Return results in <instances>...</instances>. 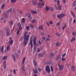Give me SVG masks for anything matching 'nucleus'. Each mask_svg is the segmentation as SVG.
Instances as JSON below:
<instances>
[{"instance_id": "nucleus-55", "label": "nucleus", "mask_w": 76, "mask_h": 76, "mask_svg": "<svg viewBox=\"0 0 76 76\" xmlns=\"http://www.w3.org/2000/svg\"><path fill=\"white\" fill-rule=\"evenodd\" d=\"M46 24L47 25V26H49V25H50V24H49V23H48V22H46Z\"/></svg>"}, {"instance_id": "nucleus-23", "label": "nucleus", "mask_w": 76, "mask_h": 76, "mask_svg": "<svg viewBox=\"0 0 76 76\" xmlns=\"http://www.w3.org/2000/svg\"><path fill=\"white\" fill-rule=\"evenodd\" d=\"M57 5L59 9L60 10H61V5H60V4H58Z\"/></svg>"}, {"instance_id": "nucleus-22", "label": "nucleus", "mask_w": 76, "mask_h": 76, "mask_svg": "<svg viewBox=\"0 0 76 76\" xmlns=\"http://www.w3.org/2000/svg\"><path fill=\"white\" fill-rule=\"evenodd\" d=\"M51 61H49L48 62H46V64H51Z\"/></svg>"}, {"instance_id": "nucleus-54", "label": "nucleus", "mask_w": 76, "mask_h": 76, "mask_svg": "<svg viewBox=\"0 0 76 76\" xmlns=\"http://www.w3.org/2000/svg\"><path fill=\"white\" fill-rule=\"evenodd\" d=\"M31 17V14H28V18L30 19V17Z\"/></svg>"}, {"instance_id": "nucleus-39", "label": "nucleus", "mask_w": 76, "mask_h": 76, "mask_svg": "<svg viewBox=\"0 0 76 76\" xmlns=\"http://www.w3.org/2000/svg\"><path fill=\"white\" fill-rule=\"evenodd\" d=\"M29 28H30L29 26H27L26 27V29H27V30H29Z\"/></svg>"}, {"instance_id": "nucleus-31", "label": "nucleus", "mask_w": 76, "mask_h": 76, "mask_svg": "<svg viewBox=\"0 0 76 76\" xmlns=\"http://www.w3.org/2000/svg\"><path fill=\"white\" fill-rule=\"evenodd\" d=\"M3 49H4V47L2 46L1 50V51L2 53H3Z\"/></svg>"}, {"instance_id": "nucleus-33", "label": "nucleus", "mask_w": 76, "mask_h": 76, "mask_svg": "<svg viewBox=\"0 0 76 76\" xmlns=\"http://www.w3.org/2000/svg\"><path fill=\"white\" fill-rule=\"evenodd\" d=\"M34 73H37V69H36L34 70Z\"/></svg>"}, {"instance_id": "nucleus-7", "label": "nucleus", "mask_w": 76, "mask_h": 76, "mask_svg": "<svg viewBox=\"0 0 76 76\" xmlns=\"http://www.w3.org/2000/svg\"><path fill=\"white\" fill-rule=\"evenodd\" d=\"M58 67H59V70L60 71L62 70L63 68H64V65H61L60 64L58 65Z\"/></svg>"}, {"instance_id": "nucleus-53", "label": "nucleus", "mask_w": 76, "mask_h": 76, "mask_svg": "<svg viewBox=\"0 0 76 76\" xmlns=\"http://www.w3.org/2000/svg\"><path fill=\"white\" fill-rule=\"evenodd\" d=\"M70 66V64L69 63L67 64H66V66H67V67H69Z\"/></svg>"}, {"instance_id": "nucleus-45", "label": "nucleus", "mask_w": 76, "mask_h": 76, "mask_svg": "<svg viewBox=\"0 0 76 76\" xmlns=\"http://www.w3.org/2000/svg\"><path fill=\"white\" fill-rule=\"evenodd\" d=\"M50 11H51V12H53L54 10V8L51 7L50 8Z\"/></svg>"}, {"instance_id": "nucleus-35", "label": "nucleus", "mask_w": 76, "mask_h": 76, "mask_svg": "<svg viewBox=\"0 0 76 76\" xmlns=\"http://www.w3.org/2000/svg\"><path fill=\"white\" fill-rule=\"evenodd\" d=\"M75 37H73L72 39L70 40V41L71 42H73V41H75Z\"/></svg>"}, {"instance_id": "nucleus-19", "label": "nucleus", "mask_w": 76, "mask_h": 76, "mask_svg": "<svg viewBox=\"0 0 76 76\" xmlns=\"http://www.w3.org/2000/svg\"><path fill=\"white\" fill-rule=\"evenodd\" d=\"M7 57L6 56H4L3 58H2V60H7Z\"/></svg>"}, {"instance_id": "nucleus-36", "label": "nucleus", "mask_w": 76, "mask_h": 76, "mask_svg": "<svg viewBox=\"0 0 76 76\" xmlns=\"http://www.w3.org/2000/svg\"><path fill=\"white\" fill-rule=\"evenodd\" d=\"M11 1L12 3H15L16 1V0H11Z\"/></svg>"}, {"instance_id": "nucleus-62", "label": "nucleus", "mask_w": 76, "mask_h": 76, "mask_svg": "<svg viewBox=\"0 0 76 76\" xmlns=\"http://www.w3.org/2000/svg\"><path fill=\"white\" fill-rule=\"evenodd\" d=\"M4 68V69H5L6 68V65H3Z\"/></svg>"}, {"instance_id": "nucleus-51", "label": "nucleus", "mask_w": 76, "mask_h": 76, "mask_svg": "<svg viewBox=\"0 0 76 76\" xmlns=\"http://www.w3.org/2000/svg\"><path fill=\"white\" fill-rule=\"evenodd\" d=\"M45 41H50V39L49 38H47L45 40Z\"/></svg>"}, {"instance_id": "nucleus-44", "label": "nucleus", "mask_w": 76, "mask_h": 76, "mask_svg": "<svg viewBox=\"0 0 76 76\" xmlns=\"http://www.w3.org/2000/svg\"><path fill=\"white\" fill-rule=\"evenodd\" d=\"M22 29V27H21V26H20V27H19L18 30H19V31H20V30H21Z\"/></svg>"}, {"instance_id": "nucleus-32", "label": "nucleus", "mask_w": 76, "mask_h": 76, "mask_svg": "<svg viewBox=\"0 0 76 76\" xmlns=\"http://www.w3.org/2000/svg\"><path fill=\"white\" fill-rule=\"evenodd\" d=\"M4 17L5 18H9V16H8V15H7V14H5Z\"/></svg>"}, {"instance_id": "nucleus-4", "label": "nucleus", "mask_w": 76, "mask_h": 76, "mask_svg": "<svg viewBox=\"0 0 76 76\" xmlns=\"http://www.w3.org/2000/svg\"><path fill=\"white\" fill-rule=\"evenodd\" d=\"M44 2H43L42 3H38L37 5L39 7L41 8V7H42V6H44Z\"/></svg>"}, {"instance_id": "nucleus-48", "label": "nucleus", "mask_w": 76, "mask_h": 76, "mask_svg": "<svg viewBox=\"0 0 76 76\" xmlns=\"http://www.w3.org/2000/svg\"><path fill=\"white\" fill-rule=\"evenodd\" d=\"M23 37L22 36L21 38H20V41H22L23 40Z\"/></svg>"}, {"instance_id": "nucleus-12", "label": "nucleus", "mask_w": 76, "mask_h": 76, "mask_svg": "<svg viewBox=\"0 0 76 76\" xmlns=\"http://www.w3.org/2000/svg\"><path fill=\"white\" fill-rule=\"evenodd\" d=\"M28 41H27V40H24V41L23 42V45L25 47L27 45V44H28Z\"/></svg>"}, {"instance_id": "nucleus-34", "label": "nucleus", "mask_w": 76, "mask_h": 76, "mask_svg": "<svg viewBox=\"0 0 76 76\" xmlns=\"http://www.w3.org/2000/svg\"><path fill=\"white\" fill-rule=\"evenodd\" d=\"M39 57H43V54H41V53H40L39 54Z\"/></svg>"}, {"instance_id": "nucleus-52", "label": "nucleus", "mask_w": 76, "mask_h": 76, "mask_svg": "<svg viewBox=\"0 0 76 76\" xmlns=\"http://www.w3.org/2000/svg\"><path fill=\"white\" fill-rule=\"evenodd\" d=\"M20 31H19V30H18V31H17V34H19V32Z\"/></svg>"}, {"instance_id": "nucleus-26", "label": "nucleus", "mask_w": 76, "mask_h": 76, "mask_svg": "<svg viewBox=\"0 0 76 76\" xmlns=\"http://www.w3.org/2000/svg\"><path fill=\"white\" fill-rule=\"evenodd\" d=\"M27 34H28V32L27 31H25L24 34V36H26Z\"/></svg>"}, {"instance_id": "nucleus-59", "label": "nucleus", "mask_w": 76, "mask_h": 76, "mask_svg": "<svg viewBox=\"0 0 76 76\" xmlns=\"http://www.w3.org/2000/svg\"><path fill=\"white\" fill-rule=\"evenodd\" d=\"M13 72L14 73L15 75H16V71H15V69H13Z\"/></svg>"}, {"instance_id": "nucleus-50", "label": "nucleus", "mask_w": 76, "mask_h": 76, "mask_svg": "<svg viewBox=\"0 0 76 76\" xmlns=\"http://www.w3.org/2000/svg\"><path fill=\"white\" fill-rule=\"evenodd\" d=\"M62 61H65V60H66V59H65V58H64V57H62Z\"/></svg>"}, {"instance_id": "nucleus-28", "label": "nucleus", "mask_w": 76, "mask_h": 76, "mask_svg": "<svg viewBox=\"0 0 76 76\" xmlns=\"http://www.w3.org/2000/svg\"><path fill=\"white\" fill-rule=\"evenodd\" d=\"M9 49H10V46L8 45L7 47V50L8 51L9 50Z\"/></svg>"}, {"instance_id": "nucleus-56", "label": "nucleus", "mask_w": 76, "mask_h": 76, "mask_svg": "<svg viewBox=\"0 0 76 76\" xmlns=\"http://www.w3.org/2000/svg\"><path fill=\"white\" fill-rule=\"evenodd\" d=\"M42 39L43 40H45L46 39V37H43Z\"/></svg>"}, {"instance_id": "nucleus-25", "label": "nucleus", "mask_w": 76, "mask_h": 76, "mask_svg": "<svg viewBox=\"0 0 76 76\" xmlns=\"http://www.w3.org/2000/svg\"><path fill=\"white\" fill-rule=\"evenodd\" d=\"M72 71H75V67H74V66H72Z\"/></svg>"}, {"instance_id": "nucleus-63", "label": "nucleus", "mask_w": 76, "mask_h": 76, "mask_svg": "<svg viewBox=\"0 0 76 76\" xmlns=\"http://www.w3.org/2000/svg\"><path fill=\"white\" fill-rule=\"evenodd\" d=\"M56 25L58 26V25H60V23L58 22L56 23Z\"/></svg>"}, {"instance_id": "nucleus-2", "label": "nucleus", "mask_w": 76, "mask_h": 76, "mask_svg": "<svg viewBox=\"0 0 76 76\" xmlns=\"http://www.w3.org/2000/svg\"><path fill=\"white\" fill-rule=\"evenodd\" d=\"M45 70L48 72V73H50L51 69L50 68L49 66H47L45 68Z\"/></svg>"}, {"instance_id": "nucleus-49", "label": "nucleus", "mask_w": 76, "mask_h": 76, "mask_svg": "<svg viewBox=\"0 0 76 76\" xmlns=\"http://www.w3.org/2000/svg\"><path fill=\"white\" fill-rule=\"evenodd\" d=\"M18 26H19V27H20V26H21V24H20V23H18Z\"/></svg>"}, {"instance_id": "nucleus-6", "label": "nucleus", "mask_w": 76, "mask_h": 76, "mask_svg": "<svg viewBox=\"0 0 76 76\" xmlns=\"http://www.w3.org/2000/svg\"><path fill=\"white\" fill-rule=\"evenodd\" d=\"M8 42L10 44H12L13 42V41L12 39V37H10L9 38V41Z\"/></svg>"}, {"instance_id": "nucleus-21", "label": "nucleus", "mask_w": 76, "mask_h": 76, "mask_svg": "<svg viewBox=\"0 0 76 76\" xmlns=\"http://www.w3.org/2000/svg\"><path fill=\"white\" fill-rule=\"evenodd\" d=\"M4 6H5V4H3L1 6V9H4Z\"/></svg>"}, {"instance_id": "nucleus-3", "label": "nucleus", "mask_w": 76, "mask_h": 76, "mask_svg": "<svg viewBox=\"0 0 76 76\" xmlns=\"http://www.w3.org/2000/svg\"><path fill=\"white\" fill-rule=\"evenodd\" d=\"M65 15H66L64 14L61 13L59 14V15H58L57 17L59 19H61V18H63V17Z\"/></svg>"}, {"instance_id": "nucleus-46", "label": "nucleus", "mask_w": 76, "mask_h": 76, "mask_svg": "<svg viewBox=\"0 0 76 76\" xmlns=\"http://www.w3.org/2000/svg\"><path fill=\"white\" fill-rule=\"evenodd\" d=\"M76 33L75 32H74L73 31V32H72V35H73L74 36H75V35H76Z\"/></svg>"}, {"instance_id": "nucleus-8", "label": "nucleus", "mask_w": 76, "mask_h": 76, "mask_svg": "<svg viewBox=\"0 0 76 76\" xmlns=\"http://www.w3.org/2000/svg\"><path fill=\"white\" fill-rule=\"evenodd\" d=\"M32 41H33V39H32V37H31L30 42L31 44V49L33 48V44H32Z\"/></svg>"}, {"instance_id": "nucleus-38", "label": "nucleus", "mask_w": 76, "mask_h": 76, "mask_svg": "<svg viewBox=\"0 0 76 76\" xmlns=\"http://www.w3.org/2000/svg\"><path fill=\"white\" fill-rule=\"evenodd\" d=\"M66 53L63 54L62 55V57H65V56H66Z\"/></svg>"}, {"instance_id": "nucleus-20", "label": "nucleus", "mask_w": 76, "mask_h": 76, "mask_svg": "<svg viewBox=\"0 0 76 76\" xmlns=\"http://www.w3.org/2000/svg\"><path fill=\"white\" fill-rule=\"evenodd\" d=\"M31 12L32 13H33V14H36V13H37V11H34L33 10H32L31 11Z\"/></svg>"}, {"instance_id": "nucleus-15", "label": "nucleus", "mask_w": 76, "mask_h": 76, "mask_svg": "<svg viewBox=\"0 0 76 76\" xmlns=\"http://www.w3.org/2000/svg\"><path fill=\"white\" fill-rule=\"evenodd\" d=\"M13 58V60L14 61H16V58L15 57V56L14 54H12L11 56Z\"/></svg>"}, {"instance_id": "nucleus-60", "label": "nucleus", "mask_w": 76, "mask_h": 76, "mask_svg": "<svg viewBox=\"0 0 76 76\" xmlns=\"http://www.w3.org/2000/svg\"><path fill=\"white\" fill-rule=\"evenodd\" d=\"M35 22V20H32V22L33 23H34Z\"/></svg>"}, {"instance_id": "nucleus-14", "label": "nucleus", "mask_w": 76, "mask_h": 76, "mask_svg": "<svg viewBox=\"0 0 76 76\" xmlns=\"http://www.w3.org/2000/svg\"><path fill=\"white\" fill-rule=\"evenodd\" d=\"M33 64L34 65L35 67H36V66H38L37 62L35 60H33Z\"/></svg>"}, {"instance_id": "nucleus-64", "label": "nucleus", "mask_w": 76, "mask_h": 76, "mask_svg": "<svg viewBox=\"0 0 76 76\" xmlns=\"http://www.w3.org/2000/svg\"><path fill=\"white\" fill-rule=\"evenodd\" d=\"M50 56H54V53H51Z\"/></svg>"}, {"instance_id": "nucleus-57", "label": "nucleus", "mask_w": 76, "mask_h": 76, "mask_svg": "<svg viewBox=\"0 0 76 76\" xmlns=\"http://www.w3.org/2000/svg\"><path fill=\"white\" fill-rule=\"evenodd\" d=\"M59 3H60V1H59V0L58 1H57V5H58V4H59Z\"/></svg>"}, {"instance_id": "nucleus-17", "label": "nucleus", "mask_w": 76, "mask_h": 76, "mask_svg": "<svg viewBox=\"0 0 76 76\" xmlns=\"http://www.w3.org/2000/svg\"><path fill=\"white\" fill-rule=\"evenodd\" d=\"M50 9V7H48L46 6V8H45V10H46V11H48Z\"/></svg>"}, {"instance_id": "nucleus-58", "label": "nucleus", "mask_w": 76, "mask_h": 76, "mask_svg": "<svg viewBox=\"0 0 76 76\" xmlns=\"http://www.w3.org/2000/svg\"><path fill=\"white\" fill-rule=\"evenodd\" d=\"M56 35L57 36H58V37H59L60 36L59 34H58V33H56Z\"/></svg>"}, {"instance_id": "nucleus-9", "label": "nucleus", "mask_w": 76, "mask_h": 76, "mask_svg": "<svg viewBox=\"0 0 76 76\" xmlns=\"http://www.w3.org/2000/svg\"><path fill=\"white\" fill-rule=\"evenodd\" d=\"M32 3L33 6H36L37 4V0H33Z\"/></svg>"}, {"instance_id": "nucleus-37", "label": "nucleus", "mask_w": 76, "mask_h": 76, "mask_svg": "<svg viewBox=\"0 0 76 76\" xmlns=\"http://www.w3.org/2000/svg\"><path fill=\"white\" fill-rule=\"evenodd\" d=\"M76 5V3L75 2H74L73 3L72 6L73 7H74V6H75Z\"/></svg>"}, {"instance_id": "nucleus-40", "label": "nucleus", "mask_w": 76, "mask_h": 76, "mask_svg": "<svg viewBox=\"0 0 76 76\" xmlns=\"http://www.w3.org/2000/svg\"><path fill=\"white\" fill-rule=\"evenodd\" d=\"M3 66H5L6 65V61H5L3 63Z\"/></svg>"}, {"instance_id": "nucleus-29", "label": "nucleus", "mask_w": 76, "mask_h": 76, "mask_svg": "<svg viewBox=\"0 0 76 76\" xmlns=\"http://www.w3.org/2000/svg\"><path fill=\"white\" fill-rule=\"evenodd\" d=\"M43 29V26L41 25L39 27V29Z\"/></svg>"}, {"instance_id": "nucleus-18", "label": "nucleus", "mask_w": 76, "mask_h": 76, "mask_svg": "<svg viewBox=\"0 0 76 76\" xmlns=\"http://www.w3.org/2000/svg\"><path fill=\"white\" fill-rule=\"evenodd\" d=\"M26 59V58L25 57L23 58V61H22L23 64H24V63H25V61Z\"/></svg>"}, {"instance_id": "nucleus-5", "label": "nucleus", "mask_w": 76, "mask_h": 76, "mask_svg": "<svg viewBox=\"0 0 76 76\" xmlns=\"http://www.w3.org/2000/svg\"><path fill=\"white\" fill-rule=\"evenodd\" d=\"M29 35L28 34L26 36H24V40L25 41H28L29 38Z\"/></svg>"}, {"instance_id": "nucleus-1", "label": "nucleus", "mask_w": 76, "mask_h": 76, "mask_svg": "<svg viewBox=\"0 0 76 76\" xmlns=\"http://www.w3.org/2000/svg\"><path fill=\"white\" fill-rule=\"evenodd\" d=\"M33 44L34 45H36L37 43L36 42L37 41V37L35 35H33Z\"/></svg>"}, {"instance_id": "nucleus-42", "label": "nucleus", "mask_w": 76, "mask_h": 76, "mask_svg": "<svg viewBox=\"0 0 76 76\" xmlns=\"http://www.w3.org/2000/svg\"><path fill=\"white\" fill-rule=\"evenodd\" d=\"M37 52L38 53H39V52H40L41 51V49H40L39 48H37Z\"/></svg>"}, {"instance_id": "nucleus-47", "label": "nucleus", "mask_w": 76, "mask_h": 76, "mask_svg": "<svg viewBox=\"0 0 76 76\" xmlns=\"http://www.w3.org/2000/svg\"><path fill=\"white\" fill-rule=\"evenodd\" d=\"M50 68L51 69V70L52 72H53V70H54V69H53V67L52 66H50Z\"/></svg>"}, {"instance_id": "nucleus-43", "label": "nucleus", "mask_w": 76, "mask_h": 76, "mask_svg": "<svg viewBox=\"0 0 76 76\" xmlns=\"http://www.w3.org/2000/svg\"><path fill=\"white\" fill-rule=\"evenodd\" d=\"M56 46H60V42H57L56 43Z\"/></svg>"}, {"instance_id": "nucleus-61", "label": "nucleus", "mask_w": 76, "mask_h": 76, "mask_svg": "<svg viewBox=\"0 0 76 76\" xmlns=\"http://www.w3.org/2000/svg\"><path fill=\"white\" fill-rule=\"evenodd\" d=\"M71 15H74V13H73V11H71Z\"/></svg>"}, {"instance_id": "nucleus-24", "label": "nucleus", "mask_w": 76, "mask_h": 76, "mask_svg": "<svg viewBox=\"0 0 76 76\" xmlns=\"http://www.w3.org/2000/svg\"><path fill=\"white\" fill-rule=\"evenodd\" d=\"M9 23L10 25H13V21L12 20L10 21L9 22Z\"/></svg>"}, {"instance_id": "nucleus-30", "label": "nucleus", "mask_w": 76, "mask_h": 76, "mask_svg": "<svg viewBox=\"0 0 76 76\" xmlns=\"http://www.w3.org/2000/svg\"><path fill=\"white\" fill-rule=\"evenodd\" d=\"M66 28V25H65L63 27H62V30H64V28Z\"/></svg>"}, {"instance_id": "nucleus-10", "label": "nucleus", "mask_w": 76, "mask_h": 76, "mask_svg": "<svg viewBox=\"0 0 76 76\" xmlns=\"http://www.w3.org/2000/svg\"><path fill=\"white\" fill-rule=\"evenodd\" d=\"M61 55H58L56 56V61H58V60H60V59H61Z\"/></svg>"}, {"instance_id": "nucleus-11", "label": "nucleus", "mask_w": 76, "mask_h": 76, "mask_svg": "<svg viewBox=\"0 0 76 76\" xmlns=\"http://www.w3.org/2000/svg\"><path fill=\"white\" fill-rule=\"evenodd\" d=\"M7 36H9L10 35V31L9 29L7 28V31L6 32Z\"/></svg>"}, {"instance_id": "nucleus-41", "label": "nucleus", "mask_w": 76, "mask_h": 76, "mask_svg": "<svg viewBox=\"0 0 76 76\" xmlns=\"http://www.w3.org/2000/svg\"><path fill=\"white\" fill-rule=\"evenodd\" d=\"M22 21L23 23H24L25 22V18H23L22 19Z\"/></svg>"}, {"instance_id": "nucleus-27", "label": "nucleus", "mask_w": 76, "mask_h": 76, "mask_svg": "<svg viewBox=\"0 0 76 76\" xmlns=\"http://www.w3.org/2000/svg\"><path fill=\"white\" fill-rule=\"evenodd\" d=\"M35 45H34V47L33 48L34 51H35V50H36V49H37V46H35Z\"/></svg>"}, {"instance_id": "nucleus-16", "label": "nucleus", "mask_w": 76, "mask_h": 76, "mask_svg": "<svg viewBox=\"0 0 76 76\" xmlns=\"http://www.w3.org/2000/svg\"><path fill=\"white\" fill-rule=\"evenodd\" d=\"M21 70L22 71V72H23L25 71V66H23L21 67Z\"/></svg>"}, {"instance_id": "nucleus-13", "label": "nucleus", "mask_w": 76, "mask_h": 76, "mask_svg": "<svg viewBox=\"0 0 76 76\" xmlns=\"http://www.w3.org/2000/svg\"><path fill=\"white\" fill-rule=\"evenodd\" d=\"M13 8H12L11 9H10L8 10L7 11V12L8 13H10V12H13Z\"/></svg>"}]
</instances>
